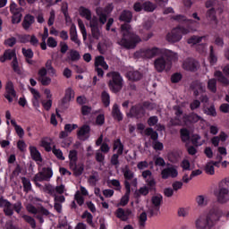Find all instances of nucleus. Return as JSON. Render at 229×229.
<instances>
[{"label":"nucleus","instance_id":"obj_47","mask_svg":"<svg viewBox=\"0 0 229 229\" xmlns=\"http://www.w3.org/2000/svg\"><path fill=\"white\" fill-rule=\"evenodd\" d=\"M46 70L50 72L52 76H55L56 74V70L53 67V61L51 59H48L45 64Z\"/></svg>","mask_w":229,"mask_h":229},{"label":"nucleus","instance_id":"obj_35","mask_svg":"<svg viewBox=\"0 0 229 229\" xmlns=\"http://www.w3.org/2000/svg\"><path fill=\"white\" fill-rule=\"evenodd\" d=\"M81 58V55H80V52L78 50L72 49L69 52V56L67 57V60L69 62H78Z\"/></svg>","mask_w":229,"mask_h":229},{"label":"nucleus","instance_id":"obj_58","mask_svg":"<svg viewBox=\"0 0 229 229\" xmlns=\"http://www.w3.org/2000/svg\"><path fill=\"white\" fill-rule=\"evenodd\" d=\"M191 142L193 146H201L203 144V142H201V136L198 134L192 135Z\"/></svg>","mask_w":229,"mask_h":229},{"label":"nucleus","instance_id":"obj_40","mask_svg":"<svg viewBox=\"0 0 229 229\" xmlns=\"http://www.w3.org/2000/svg\"><path fill=\"white\" fill-rule=\"evenodd\" d=\"M208 89L210 90V92L216 94L217 92V80L210 79L208 81Z\"/></svg>","mask_w":229,"mask_h":229},{"label":"nucleus","instance_id":"obj_49","mask_svg":"<svg viewBox=\"0 0 229 229\" xmlns=\"http://www.w3.org/2000/svg\"><path fill=\"white\" fill-rule=\"evenodd\" d=\"M147 221H148V214H146V212H142L139 216L140 228H144V226H146Z\"/></svg>","mask_w":229,"mask_h":229},{"label":"nucleus","instance_id":"obj_44","mask_svg":"<svg viewBox=\"0 0 229 229\" xmlns=\"http://www.w3.org/2000/svg\"><path fill=\"white\" fill-rule=\"evenodd\" d=\"M209 64L211 65H215V64H217V55H216V52H214V47H209Z\"/></svg>","mask_w":229,"mask_h":229},{"label":"nucleus","instance_id":"obj_59","mask_svg":"<svg viewBox=\"0 0 229 229\" xmlns=\"http://www.w3.org/2000/svg\"><path fill=\"white\" fill-rule=\"evenodd\" d=\"M152 148L156 151H162V149H164V144L162 142L158 141V140H153Z\"/></svg>","mask_w":229,"mask_h":229},{"label":"nucleus","instance_id":"obj_24","mask_svg":"<svg viewBox=\"0 0 229 229\" xmlns=\"http://www.w3.org/2000/svg\"><path fill=\"white\" fill-rule=\"evenodd\" d=\"M130 216H131V210L130 209H123V208H120L116 210V217L122 221H128Z\"/></svg>","mask_w":229,"mask_h":229},{"label":"nucleus","instance_id":"obj_15","mask_svg":"<svg viewBox=\"0 0 229 229\" xmlns=\"http://www.w3.org/2000/svg\"><path fill=\"white\" fill-rule=\"evenodd\" d=\"M11 13H13L12 22L13 24H19L22 21V7H17L15 3L10 5Z\"/></svg>","mask_w":229,"mask_h":229},{"label":"nucleus","instance_id":"obj_55","mask_svg":"<svg viewBox=\"0 0 229 229\" xmlns=\"http://www.w3.org/2000/svg\"><path fill=\"white\" fill-rule=\"evenodd\" d=\"M79 28L81 30V33H82L83 40H87V29H85V24L81 19L78 20Z\"/></svg>","mask_w":229,"mask_h":229},{"label":"nucleus","instance_id":"obj_53","mask_svg":"<svg viewBox=\"0 0 229 229\" xmlns=\"http://www.w3.org/2000/svg\"><path fill=\"white\" fill-rule=\"evenodd\" d=\"M21 173H22V168L21 167V165H17L12 174L10 175V180L13 181V179L17 178V176H19Z\"/></svg>","mask_w":229,"mask_h":229},{"label":"nucleus","instance_id":"obj_45","mask_svg":"<svg viewBox=\"0 0 229 229\" xmlns=\"http://www.w3.org/2000/svg\"><path fill=\"white\" fill-rule=\"evenodd\" d=\"M43 192H46L47 194H49V196H55V186H53L50 183H46L44 187L42 188Z\"/></svg>","mask_w":229,"mask_h":229},{"label":"nucleus","instance_id":"obj_43","mask_svg":"<svg viewBox=\"0 0 229 229\" xmlns=\"http://www.w3.org/2000/svg\"><path fill=\"white\" fill-rule=\"evenodd\" d=\"M181 133V139L182 142H187L191 139V131L188 129H181L180 130Z\"/></svg>","mask_w":229,"mask_h":229},{"label":"nucleus","instance_id":"obj_56","mask_svg":"<svg viewBox=\"0 0 229 229\" xmlns=\"http://www.w3.org/2000/svg\"><path fill=\"white\" fill-rule=\"evenodd\" d=\"M102 103H104L105 106H110V95L106 91H103L102 95Z\"/></svg>","mask_w":229,"mask_h":229},{"label":"nucleus","instance_id":"obj_29","mask_svg":"<svg viewBox=\"0 0 229 229\" xmlns=\"http://www.w3.org/2000/svg\"><path fill=\"white\" fill-rule=\"evenodd\" d=\"M187 121L194 124L199 121H201V116L198 115L196 113L191 114L190 115L185 114L183 116V122L185 124H187Z\"/></svg>","mask_w":229,"mask_h":229},{"label":"nucleus","instance_id":"obj_34","mask_svg":"<svg viewBox=\"0 0 229 229\" xmlns=\"http://www.w3.org/2000/svg\"><path fill=\"white\" fill-rule=\"evenodd\" d=\"M99 65L100 67H103L105 71H108V64L105 62V57H103V55L95 58V67H99Z\"/></svg>","mask_w":229,"mask_h":229},{"label":"nucleus","instance_id":"obj_37","mask_svg":"<svg viewBox=\"0 0 229 229\" xmlns=\"http://www.w3.org/2000/svg\"><path fill=\"white\" fill-rule=\"evenodd\" d=\"M88 182L89 185L95 187L96 183L99 182V174L96 171L91 172V175L89 177Z\"/></svg>","mask_w":229,"mask_h":229},{"label":"nucleus","instance_id":"obj_33","mask_svg":"<svg viewBox=\"0 0 229 229\" xmlns=\"http://www.w3.org/2000/svg\"><path fill=\"white\" fill-rule=\"evenodd\" d=\"M30 157L35 160V162H42V156L36 147H30Z\"/></svg>","mask_w":229,"mask_h":229},{"label":"nucleus","instance_id":"obj_26","mask_svg":"<svg viewBox=\"0 0 229 229\" xmlns=\"http://www.w3.org/2000/svg\"><path fill=\"white\" fill-rule=\"evenodd\" d=\"M172 19H173V21H176V22H186V24H189L190 26H191V24H199V22H198V21L189 20L183 14H177L175 16H173Z\"/></svg>","mask_w":229,"mask_h":229},{"label":"nucleus","instance_id":"obj_5","mask_svg":"<svg viewBox=\"0 0 229 229\" xmlns=\"http://www.w3.org/2000/svg\"><path fill=\"white\" fill-rule=\"evenodd\" d=\"M160 55H164L168 60H178V54L171 50L160 49L157 47L140 50V55L143 58H155V56H160Z\"/></svg>","mask_w":229,"mask_h":229},{"label":"nucleus","instance_id":"obj_9","mask_svg":"<svg viewBox=\"0 0 229 229\" xmlns=\"http://www.w3.org/2000/svg\"><path fill=\"white\" fill-rule=\"evenodd\" d=\"M114 10V4H108L104 9L101 7H98L96 9V13L98 17L99 22L102 24H105L106 22V20L108 19V15L112 13V11Z\"/></svg>","mask_w":229,"mask_h":229},{"label":"nucleus","instance_id":"obj_52","mask_svg":"<svg viewBox=\"0 0 229 229\" xmlns=\"http://www.w3.org/2000/svg\"><path fill=\"white\" fill-rule=\"evenodd\" d=\"M204 114H206L207 115H211V117H216V115H217V113L216 112V107L214 106L204 108Z\"/></svg>","mask_w":229,"mask_h":229},{"label":"nucleus","instance_id":"obj_32","mask_svg":"<svg viewBox=\"0 0 229 229\" xmlns=\"http://www.w3.org/2000/svg\"><path fill=\"white\" fill-rule=\"evenodd\" d=\"M207 19L210 24H217V18L216 17V9L211 8L207 12Z\"/></svg>","mask_w":229,"mask_h":229},{"label":"nucleus","instance_id":"obj_14","mask_svg":"<svg viewBox=\"0 0 229 229\" xmlns=\"http://www.w3.org/2000/svg\"><path fill=\"white\" fill-rule=\"evenodd\" d=\"M122 173L123 174L124 183L125 182H131L130 185H132V187H137L139 182L137 178H135V174L130 169V166L125 165L122 169Z\"/></svg>","mask_w":229,"mask_h":229},{"label":"nucleus","instance_id":"obj_1","mask_svg":"<svg viewBox=\"0 0 229 229\" xmlns=\"http://www.w3.org/2000/svg\"><path fill=\"white\" fill-rule=\"evenodd\" d=\"M118 19L122 22H126L121 25L122 38L117 40L118 46H121L123 49H135L137 44L142 42V38L131 30L130 22L133 19V13L131 11L123 10Z\"/></svg>","mask_w":229,"mask_h":229},{"label":"nucleus","instance_id":"obj_18","mask_svg":"<svg viewBox=\"0 0 229 229\" xmlns=\"http://www.w3.org/2000/svg\"><path fill=\"white\" fill-rule=\"evenodd\" d=\"M176 176H178V170L174 165L164 168L161 171V178H163V180H167V178H176Z\"/></svg>","mask_w":229,"mask_h":229},{"label":"nucleus","instance_id":"obj_7","mask_svg":"<svg viewBox=\"0 0 229 229\" xmlns=\"http://www.w3.org/2000/svg\"><path fill=\"white\" fill-rule=\"evenodd\" d=\"M27 210L30 214L35 215L36 219L39 221L40 225L44 223V216L47 217V216H49L50 214L49 210H47L46 208L41 206L40 208H37L35 206L31 204L27 205Z\"/></svg>","mask_w":229,"mask_h":229},{"label":"nucleus","instance_id":"obj_36","mask_svg":"<svg viewBox=\"0 0 229 229\" xmlns=\"http://www.w3.org/2000/svg\"><path fill=\"white\" fill-rule=\"evenodd\" d=\"M112 115L114 119H117V121H123V114L121 113V110L119 109V106L117 104H114L113 106Z\"/></svg>","mask_w":229,"mask_h":229},{"label":"nucleus","instance_id":"obj_63","mask_svg":"<svg viewBox=\"0 0 229 229\" xmlns=\"http://www.w3.org/2000/svg\"><path fill=\"white\" fill-rule=\"evenodd\" d=\"M171 126H182V119L180 116H175L170 120Z\"/></svg>","mask_w":229,"mask_h":229},{"label":"nucleus","instance_id":"obj_23","mask_svg":"<svg viewBox=\"0 0 229 229\" xmlns=\"http://www.w3.org/2000/svg\"><path fill=\"white\" fill-rule=\"evenodd\" d=\"M126 77L130 81H140L142 80V72L137 70H131L126 73Z\"/></svg>","mask_w":229,"mask_h":229},{"label":"nucleus","instance_id":"obj_31","mask_svg":"<svg viewBox=\"0 0 229 229\" xmlns=\"http://www.w3.org/2000/svg\"><path fill=\"white\" fill-rule=\"evenodd\" d=\"M214 76L216 78H217V81H219V83H222L223 85L228 86L229 85V80L228 78H226L223 72L221 71H216L214 73Z\"/></svg>","mask_w":229,"mask_h":229},{"label":"nucleus","instance_id":"obj_50","mask_svg":"<svg viewBox=\"0 0 229 229\" xmlns=\"http://www.w3.org/2000/svg\"><path fill=\"white\" fill-rule=\"evenodd\" d=\"M82 219H86L88 225H90V226H94V223L92 222L93 216L92 214H90L89 211H85L82 216Z\"/></svg>","mask_w":229,"mask_h":229},{"label":"nucleus","instance_id":"obj_10","mask_svg":"<svg viewBox=\"0 0 229 229\" xmlns=\"http://www.w3.org/2000/svg\"><path fill=\"white\" fill-rule=\"evenodd\" d=\"M163 197L161 194L154 195L151 198L152 206L148 208V212L150 214V216H157L160 210V206L162 205Z\"/></svg>","mask_w":229,"mask_h":229},{"label":"nucleus","instance_id":"obj_19","mask_svg":"<svg viewBox=\"0 0 229 229\" xmlns=\"http://www.w3.org/2000/svg\"><path fill=\"white\" fill-rule=\"evenodd\" d=\"M166 40L171 44L180 42L182 40V34H180V30L177 27L173 29L171 32L166 35Z\"/></svg>","mask_w":229,"mask_h":229},{"label":"nucleus","instance_id":"obj_21","mask_svg":"<svg viewBox=\"0 0 229 229\" xmlns=\"http://www.w3.org/2000/svg\"><path fill=\"white\" fill-rule=\"evenodd\" d=\"M77 136L80 140H87L90 137V126L87 124L82 125L78 131Z\"/></svg>","mask_w":229,"mask_h":229},{"label":"nucleus","instance_id":"obj_2","mask_svg":"<svg viewBox=\"0 0 229 229\" xmlns=\"http://www.w3.org/2000/svg\"><path fill=\"white\" fill-rule=\"evenodd\" d=\"M223 217V209L218 206H212L205 216L195 220V229H212Z\"/></svg>","mask_w":229,"mask_h":229},{"label":"nucleus","instance_id":"obj_64","mask_svg":"<svg viewBox=\"0 0 229 229\" xmlns=\"http://www.w3.org/2000/svg\"><path fill=\"white\" fill-rule=\"evenodd\" d=\"M95 159L99 163V164H103V162H105V156L103 154V152L101 151H97L95 154Z\"/></svg>","mask_w":229,"mask_h":229},{"label":"nucleus","instance_id":"obj_3","mask_svg":"<svg viewBox=\"0 0 229 229\" xmlns=\"http://www.w3.org/2000/svg\"><path fill=\"white\" fill-rule=\"evenodd\" d=\"M80 15L81 17H84V19L87 21H89L91 35L93 38L99 40V37H101V26H99V18L97 16L92 17V12L85 7L80 8Z\"/></svg>","mask_w":229,"mask_h":229},{"label":"nucleus","instance_id":"obj_25","mask_svg":"<svg viewBox=\"0 0 229 229\" xmlns=\"http://www.w3.org/2000/svg\"><path fill=\"white\" fill-rule=\"evenodd\" d=\"M14 58H17V54H15V50L7 49L4 51V55L0 56V62H2V64H4L6 60H13Z\"/></svg>","mask_w":229,"mask_h":229},{"label":"nucleus","instance_id":"obj_57","mask_svg":"<svg viewBox=\"0 0 229 229\" xmlns=\"http://www.w3.org/2000/svg\"><path fill=\"white\" fill-rule=\"evenodd\" d=\"M11 65L14 72H16L17 74H21V68L19 67V61H17V57H14L13 59Z\"/></svg>","mask_w":229,"mask_h":229},{"label":"nucleus","instance_id":"obj_13","mask_svg":"<svg viewBox=\"0 0 229 229\" xmlns=\"http://www.w3.org/2000/svg\"><path fill=\"white\" fill-rule=\"evenodd\" d=\"M144 115H146V109L142 104L132 106L127 114L128 117H134L135 119H142Z\"/></svg>","mask_w":229,"mask_h":229},{"label":"nucleus","instance_id":"obj_60","mask_svg":"<svg viewBox=\"0 0 229 229\" xmlns=\"http://www.w3.org/2000/svg\"><path fill=\"white\" fill-rule=\"evenodd\" d=\"M52 152L59 160H65V157H64V153L59 148H56V147L54 146Z\"/></svg>","mask_w":229,"mask_h":229},{"label":"nucleus","instance_id":"obj_48","mask_svg":"<svg viewBox=\"0 0 229 229\" xmlns=\"http://www.w3.org/2000/svg\"><path fill=\"white\" fill-rule=\"evenodd\" d=\"M22 219H24V221H26V223H28L31 226V228H37V222L35 221V218L28 215H23Z\"/></svg>","mask_w":229,"mask_h":229},{"label":"nucleus","instance_id":"obj_8","mask_svg":"<svg viewBox=\"0 0 229 229\" xmlns=\"http://www.w3.org/2000/svg\"><path fill=\"white\" fill-rule=\"evenodd\" d=\"M115 149H117L116 153L114 154L111 157V165H119V157H121V155H123V151H124V145H123V143L121 142V140L117 139L116 140H114V145H113V151H115Z\"/></svg>","mask_w":229,"mask_h":229},{"label":"nucleus","instance_id":"obj_22","mask_svg":"<svg viewBox=\"0 0 229 229\" xmlns=\"http://www.w3.org/2000/svg\"><path fill=\"white\" fill-rule=\"evenodd\" d=\"M125 191L126 192L120 201L122 207H125V205H128V201H130V194L131 192L130 182H125Z\"/></svg>","mask_w":229,"mask_h":229},{"label":"nucleus","instance_id":"obj_30","mask_svg":"<svg viewBox=\"0 0 229 229\" xmlns=\"http://www.w3.org/2000/svg\"><path fill=\"white\" fill-rule=\"evenodd\" d=\"M188 29L184 27H177V30H179L180 35H189L191 31H196V28L199 26V24H187ZM192 26H195V28H192Z\"/></svg>","mask_w":229,"mask_h":229},{"label":"nucleus","instance_id":"obj_61","mask_svg":"<svg viewBox=\"0 0 229 229\" xmlns=\"http://www.w3.org/2000/svg\"><path fill=\"white\" fill-rule=\"evenodd\" d=\"M205 171L207 174H211V175L216 173L214 170V163H212V161L206 165Z\"/></svg>","mask_w":229,"mask_h":229},{"label":"nucleus","instance_id":"obj_4","mask_svg":"<svg viewBox=\"0 0 229 229\" xmlns=\"http://www.w3.org/2000/svg\"><path fill=\"white\" fill-rule=\"evenodd\" d=\"M217 203L226 205L229 201V177H225L218 182L217 187L213 191Z\"/></svg>","mask_w":229,"mask_h":229},{"label":"nucleus","instance_id":"obj_54","mask_svg":"<svg viewBox=\"0 0 229 229\" xmlns=\"http://www.w3.org/2000/svg\"><path fill=\"white\" fill-rule=\"evenodd\" d=\"M74 199L78 203V205H80V207H81V205H83V203H85V198H83V196H81V192L80 191H76V193L74 195Z\"/></svg>","mask_w":229,"mask_h":229},{"label":"nucleus","instance_id":"obj_20","mask_svg":"<svg viewBox=\"0 0 229 229\" xmlns=\"http://www.w3.org/2000/svg\"><path fill=\"white\" fill-rule=\"evenodd\" d=\"M190 89H192L193 96L196 98H198V96H199V94L202 92H205V85H203V83H201L199 81H192L190 85Z\"/></svg>","mask_w":229,"mask_h":229},{"label":"nucleus","instance_id":"obj_6","mask_svg":"<svg viewBox=\"0 0 229 229\" xmlns=\"http://www.w3.org/2000/svg\"><path fill=\"white\" fill-rule=\"evenodd\" d=\"M107 78H111L108 81V87L112 92L117 94L123 90V77L118 72H110L106 73Z\"/></svg>","mask_w":229,"mask_h":229},{"label":"nucleus","instance_id":"obj_39","mask_svg":"<svg viewBox=\"0 0 229 229\" xmlns=\"http://www.w3.org/2000/svg\"><path fill=\"white\" fill-rule=\"evenodd\" d=\"M144 133L147 137H150L152 140H158V132L154 131L153 128H147Z\"/></svg>","mask_w":229,"mask_h":229},{"label":"nucleus","instance_id":"obj_46","mask_svg":"<svg viewBox=\"0 0 229 229\" xmlns=\"http://www.w3.org/2000/svg\"><path fill=\"white\" fill-rule=\"evenodd\" d=\"M195 200L199 207H207V205H208V201L205 199V195L197 196Z\"/></svg>","mask_w":229,"mask_h":229},{"label":"nucleus","instance_id":"obj_38","mask_svg":"<svg viewBox=\"0 0 229 229\" xmlns=\"http://www.w3.org/2000/svg\"><path fill=\"white\" fill-rule=\"evenodd\" d=\"M151 191L148 186H143L134 192L136 198H140V196H148Z\"/></svg>","mask_w":229,"mask_h":229},{"label":"nucleus","instance_id":"obj_62","mask_svg":"<svg viewBox=\"0 0 229 229\" xmlns=\"http://www.w3.org/2000/svg\"><path fill=\"white\" fill-rule=\"evenodd\" d=\"M147 187H148V190L155 191L157 187V182H155V179L152 177L150 179H147Z\"/></svg>","mask_w":229,"mask_h":229},{"label":"nucleus","instance_id":"obj_41","mask_svg":"<svg viewBox=\"0 0 229 229\" xmlns=\"http://www.w3.org/2000/svg\"><path fill=\"white\" fill-rule=\"evenodd\" d=\"M21 183L23 185L24 192H30V191H32L31 181H30V179L26 177H21Z\"/></svg>","mask_w":229,"mask_h":229},{"label":"nucleus","instance_id":"obj_28","mask_svg":"<svg viewBox=\"0 0 229 229\" xmlns=\"http://www.w3.org/2000/svg\"><path fill=\"white\" fill-rule=\"evenodd\" d=\"M35 22V17L31 14H27L22 21V28L26 30H30L31 24Z\"/></svg>","mask_w":229,"mask_h":229},{"label":"nucleus","instance_id":"obj_16","mask_svg":"<svg viewBox=\"0 0 229 229\" xmlns=\"http://www.w3.org/2000/svg\"><path fill=\"white\" fill-rule=\"evenodd\" d=\"M199 67V62L193 58H188L182 63L184 71H189L190 72H196Z\"/></svg>","mask_w":229,"mask_h":229},{"label":"nucleus","instance_id":"obj_12","mask_svg":"<svg viewBox=\"0 0 229 229\" xmlns=\"http://www.w3.org/2000/svg\"><path fill=\"white\" fill-rule=\"evenodd\" d=\"M34 176L36 181L51 182V178H53V169L51 167H43L41 171Z\"/></svg>","mask_w":229,"mask_h":229},{"label":"nucleus","instance_id":"obj_51","mask_svg":"<svg viewBox=\"0 0 229 229\" xmlns=\"http://www.w3.org/2000/svg\"><path fill=\"white\" fill-rule=\"evenodd\" d=\"M201 40H203V37L191 36L190 38H188L187 42H188V44L196 46V44H199V42H201Z\"/></svg>","mask_w":229,"mask_h":229},{"label":"nucleus","instance_id":"obj_42","mask_svg":"<svg viewBox=\"0 0 229 229\" xmlns=\"http://www.w3.org/2000/svg\"><path fill=\"white\" fill-rule=\"evenodd\" d=\"M143 10L145 12H155L157 10V4H153L152 2L147 1L142 4Z\"/></svg>","mask_w":229,"mask_h":229},{"label":"nucleus","instance_id":"obj_17","mask_svg":"<svg viewBox=\"0 0 229 229\" xmlns=\"http://www.w3.org/2000/svg\"><path fill=\"white\" fill-rule=\"evenodd\" d=\"M4 98L9 103L13 101V98H17V92H15V89L13 88V82L8 81L5 86V93Z\"/></svg>","mask_w":229,"mask_h":229},{"label":"nucleus","instance_id":"obj_11","mask_svg":"<svg viewBox=\"0 0 229 229\" xmlns=\"http://www.w3.org/2000/svg\"><path fill=\"white\" fill-rule=\"evenodd\" d=\"M171 62H176V60H169L166 55H161L154 61V67L157 72H164L165 67L171 65Z\"/></svg>","mask_w":229,"mask_h":229},{"label":"nucleus","instance_id":"obj_27","mask_svg":"<svg viewBox=\"0 0 229 229\" xmlns=\"http://www.w3.org/2000/svg\"><path fill=\"white\" fill-rule=\"evenodd\" d=\"M70 38L72 42H74L75 44H77V46L81 45V41H80L78 38V31L76 30V25L74 24H72L70 28Z\"/></svg>","mask_w":229,"mask_h":229}]
</instances>
